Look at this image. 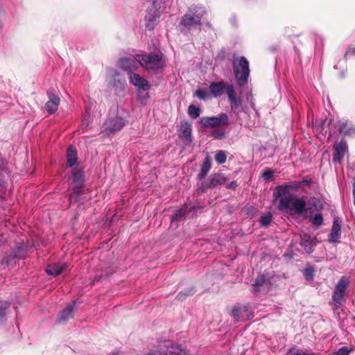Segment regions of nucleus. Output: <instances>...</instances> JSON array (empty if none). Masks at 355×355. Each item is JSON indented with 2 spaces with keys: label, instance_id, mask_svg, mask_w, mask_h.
Here are the masks:
<instances>
[{
  "label": "nucleus",
  "instance_id": "10",
  "mask_svg": "<svg viewBox=\"0 0 355 355\" xmlns=\"http://www.w3.org/2000/svg\"><path fill=\"white\" fill-rule=\"evenodd\" d=\"M347 150V145L345 141L341 140L339 142H336L333 148V161L340 163Z\"/></svg>",
  "mask_w": 355,
  "mask_h": 355
},
{
  "label": "nucleus",
  "instance_id": "23",
  "mask_svg": "<svg viewBox=\"0 0 355 355\" xmlns=\"http://www.w3.org/2000/svg\"><path fill=\"white\" fill-rule=\"evenodd\" d=\"M77 162V151L73 146H69L67 152V164L69 167H73Z\"/></svg>",
  "mask_w": 355,
  "mask_h": 355
},
{
  "label": "nucleus",
  "instance_id": "47",
  "mask_svg": "<svg viewBox=\"0 0 355 355\" xmlns=\"http://www.w3.org/2000/svg\"><path fill=\"white\" fill-rule=\"evenodd\" d=\"M234 182H232L230 183L229 185H228V188H233L234 187Z\"/></svg>",
  "mask_w": 355,
  "mask_h": 355
},
{
  "label": "nucleus",
  "instance_id": "22",
  "mask_svg": "<svg viewBox=\"0 0 355 355\" xmlns=\"http://www.w3.org/2000/svg\"><path fill=\"white\" fill-rule=\"evenodd\" d=\"M340 237V225L338 220H334L331 228V232L329 234V241L331 243H336Z\"/></svg>",
  "mask_w": 355,
  "mask_h": 355
},
{
  "label": "nucleus",
  "instance_id": "31",
  "mask_svg": "<svg viewBox=\"0 0 355 355\" xmlns=\"http://www.w3.org/2000/svg\"><path fill=\"white\" fill-rule=\"evenodd\" d=\"M227 155L226 153L223 150H219L215 155V160L218 164H223L226 162Z\"/></svg>",
  "mask_w": 355,
  "mask_h": 355
},
{
  "label": "nucleus",
  "instance_id": "24",
  "mask_svg": "<svg viewBox=\"0 0 355 355\" xmlns=\"http://www.w3.org/2000/svg\"><path fill=\"white\" fill-rule=\"evenodd\" d=\"M211 168V161L209 157H206L205 161L202 164L200 169V172L198 174V178L202 180L205 178Z\"/></svg>",
  "mask_w": 355,
  "mask_h": 355
},
{
  "label": "nucleus",
  "instance_id": "36",
  "mask_svg": "<svg viewBox=\"0 0 355 355\" xmlns=\"http://www.w3.org/2000/svg\"><path fill=\"white\" fill-rule=\"evenodd\" d=\"M196 95L200 99L206 100V99L209 98V93L207 91L204 90V89H198L196 92Z\"/></svg>",
  "mask_w": 355,
  "mask_h": 355
},
{
  "label": "nucleus",
  "instance_id": "43",
  "mask_svg": "<svg viewBox=\"0 0 355 355\" xmlns=\"http://www.w3.org/2000/svg\"><path fill=\"white\" fill-rule=\"evenodd\" d=\"M349 53H355V48L349 47L346 52V55H347Z\"/></svg>",
  "mask_w": 355,
  "mask_h": 355
},
{
  "label": "nucleus",
  "instance_id": "12",
  "mask_svg": "<svg viewBox=\"0 0 355 355\" xmlns=\"http://www.w3.org/2000/svg\"><path fill=\"white\" fill-rule=\"evenodd\" d=\"M130 80L132 85L139 89H143L144 91H146L150 89V85L148 82L137 73L130 72Z\"/></svg>",
  "mask_w": 355,
  "mask_h": 355
},
{
  "label": "nucleus",
  "instance_id": "6",
  "mask_svg": "<svg viewBox=\"0 0 355 355\" xmlns=\"http://www.w3.org/2000/svg\"><path fill=\"white\" fill-rule=\"evenodd\" d=\"M73 182L71 183V188L73 193L69 197L70 205L78 200V194L80 193L84 183V175L82 171L77 168L72 169Z\"/></svg>",
  "mask_w": 355,
  "mask_h": 355
},
{
  "label": "nucleus",
  "instance_id": "20",
  "mask_svg": "<svg viewBox=\"0 0 355 355\" xmlns=\"http://www.w3.org/2000/svg\"><path fill=\"white\" fill-rule=\"evenodd\" d=\"M300 245L304 248L306 252L311 253L313 252L316 243L314 240L310 239L309 236L304 235L301 238Z\"/></svg>",
  "mask_w": 355,
  "mask_h": 355
},
{
  "label": "nucleus",
  "instance_id": "38",
  "mask_svg": "<svg viewBox=\"0 0 355 355\" xmlns=\"http://www.w3.org/2000/svg\"><path fill=\"white\" fill-rule=\"evenodd\" d=\"M314 275V271L313 268H309L304 270V276L306 280H311Z\"/></svg>",
  "mask_w": 355,
  "mask_h": 355
},
{
  "label": "nucleus",
  "instance_id": "46",
  "mask_svg": "<svg viewBox=\"0 0 355 355\" xmlns=\"http://www.w3.org/2000/svg\"><path fill=\"white\" fill-rule=\"evenodd\" d=\"M311 182V180H304L302 181V183L304 184H309V183Z\"/></svg>",
  "mask_w": 355,
  "mask_h": 355
},
{
  "label": "nucleus",
  "instance_id": "14",
  "mask_svg": "<svg viewBox=\"0 0 355 355\" xmlns=\"http://www.w3.org/2000/svg\"><path fill=\"white\" fill-rule=\"evenodd\" d=\"M48 96L49 100L46 103L45 108L49 113H55L60 105V99L58 96H55L50 92H48Z\"/></svg>",
  "mask_w": 355,
  "mask_h": 355
},
{
  "label": "nucleus",
  "instance_id": "44",
  "mask_svg": "<svg viewBox=\"0 0 355 355\" xmlns=\"http://www.w3.org/2000/svg\"><path fill=\"white\" fill-rule=\"evenodd\" d=\"M248 100L250 101V103L252 106H254V103H253V98L252 96L250 97H248Z\"/></svg>",
  "mask_w": 355,
  "mask_h": 355
},
{
  "label": "nucleus",
  "instance_id": "40",
  "mask_svg": "<svg viewBox=\"0 0 355 355\" xmlns=\"http://www.w3.org/2000/svg\"><path fill=\"white\" fill-rule=\"evenodd\" d=\"M273 174L274 173L270 169H267L263 173L262 177L264 180H269L273 177Z\"/></svg>",
  "mask_w": 355,
  "mask_h": 355
},
{
  "label": "nucleus",
  "instance_id": "27",
  "mask_svg": "<svg viewBox=\"0 0 355 355\" xmlns=\"http://www.w3.org/2000/svg\"><path fill=\"white\" fill-rule=\"evenodd\" d=\"M148 355H155L153 354H149ZM164 355H187V352L182 349L179 345L172 346L171 350H169Z\"/></svg>",
  "mask_w": 355,
  "mask_h": 355
},
{
  "label": "nucleus",
  "instance_id": "48",
  "mask_svg": "<svg viewBox=\"0 0 355 355\" xmlns=\"http://www.w3.org/2000/svg\"><path fill=\"white\" fill-rule=\"evenodd\" d=\"M353 193H355V180H354L353 183Z\"/></svg>",
  "mask_w": 355,
  "mask_h": 355
},
{
  "label": "nucleus",
  "instance_id": "13",
  "mask_svg": "<svg viewBox=\"0 0 355 355\" xmlns=\"http://www.w3.org/2000/svg\"><path fill=\"white\" fill-rule=\"evenodd\" d=\"M179 137L187 144H191L192 141L191 136V126L186 121L181 122Z\"/></svg>",
  "mask_w": 355,
  "mask_h": 355
},
{
  "label": "nucleus",
  "instance_id": "37",
  "mask_svg": "<svg viewBox=\"0 0 355 355\" xmlns=\"http://www.w3.org/2000/svg\"><path fill=\"white\" fill-rule=\"evenodd\" d=\"M211 135L214 139H220L225 137V133L223 130H215L211 132Z\"/></svg>",
  "mask_w": 355,
  "mask_h": 355
},
{
  "label": "nucleus",
  "instance_id": "8",
  "mask_svg": "<svg viewBox=\"0 0 355 355\" xmlns=\"http://www.w3.org/2000/svg\"><path fill=\"white\" fill-rule=\"evenodd\" d=\"M125 120L121 116L108 119L103 124V132L109 134L120 131L125 125Z\"/></svg>",
  "mask_w": 355,
  "mask_h": 355
},
{
  "label": "nucleus",
  "instance_id": "32",
  "mask_svg": "<svg viewBox=\"0 0 355 355\" xmlns=\"http://www.w3.org/2000/svg\"><path fill=\"white\" fill-rule=\"evenodd\" d=\"M310 221L314 225H320L323 222L322 215L317 214L313 217L310 218Z\"/></svg>",
  "mask_w": 355,
  "mask_h": 355
},
{
  "label": "nucleus",
  "instance_id": "21",
  "mask_svg": "<svg viewBox=\"0 0 355 355\" xmlns=\"http://www.w3.org/2000/svg\"><path fill=\"white\" fill-rule=\"evenodd\" d=\"M225 88V84L223 82L213 83L209 86L210 92L214 97L222 95Z\"/></svg>",
  "mask_w": 355,
  "mask_h": 355
},
{
  "label": "nucleus",
  "instance_id": "25",
  "mask_svg": "<svg viewBox=\"0 0 355 355\" xmlns=\"http://www.w3.org/2000/svg\"><path fill=\"white\" fill-rule=\"evenodd\" d=\"M10 304L8 302H0V322L10 312Z\"/></svg>",
  "mask_w": 355,
  "mask_h": 355
},
{
  "label": "nucleus",
  "instance_id": "11",
  "mask_svg": "<svg viewBox=\"0 0 355 355\" xmlns=\"http://www.w3.org/2000/svg\"><path fill=\"white\" fill-rule=\"evenodd\" d=\"M336 128L339 132L344 136L352 137L355 135V126L351 121L340 120L336 123Z\"/></svg>",
  "mask_w": 355,
  "mask_h": 355
},
{
  "label": "nucleus",
  "instance_id": "35",
  "mask_svg": "<svg viewBox=\"0 0 355 355\" xmlns=\"http://www.w3.org/2000/svg\"><path fill=\"white\" fill-rule=\"evenodd\" d=\"M272 220V216L270 213H268L261 216L260 222L262 226H268Z\"/></svg>",
  "mask_w": 355,
  "mask_h": 355
},
{
  "label": "nucleus",
  "instance_id": "28",
  "mask_svg": "<svg viewBox=\"0 0 355 355\" xmlns=\"http://www.w3.org/2000/svg\"><path fill=\"white\" fill-rule=\"evenodd\" d=\"M266 283V279L264 276L260 275L259 276L254 283L252 284L253 291H260L261 287Z\"/></svg>",
  "mask_w": 355,
  "mask_h": 355
},
{
  "label": "nucleus",
  "instance_id": "4",
  "mask_svg": "<svg viewBox=\"0 0 355 355\" xmlns=\"http://www.w3.org/2000/svg\"><path fill=\"white\" fill-rule=\"evenodd\" d=\"M206 10L198 6H191L182 17L180 24L187 29H191L196 26H200Z\"/></svg>",
  "mask_w": 355,
  "mask_h": 355
},
{
  "label": "nucleus",
  "instance_id": "45",
  "mask_svg": "<svg viewBox=\"0 0 355 355\" xmlns=\"http://www.w3.org/2000/svg\"><path fill=\"white\" fill-rule=\"evenodd\" d=\"M314 206L317 208V209H321L322 207V205L318 202V204H315Z\"/></svg>",
  "mask_w": 355,
  "mask_h": 355
},
{
  "label": "nucleus",
  "instance_id": "39",
  "mask_svg": "<svg viewBox=\"0 0 355 355\" xmlns=\"http://www.w3.org/2000/svg\"><path fill=\"white\" fill-rule=\"evenodd\" d=\"M352 352V349H349L348 347H342L340 348L334 354L335 355H349V354Z\"/></svg>",
  "mask_w": 355,
  "mask_h": 355
},
{
  "label": "nucleus",
  "instance_id": "19",
  "mask_svg": "<svg viewBox=\"0 0 355 355\" xmlns=\"http://www.w3.org/2000/svg\"><path fill=\"white\" fill-rule=\"evenodd\" d=\"M209 184L207 188H214L218 185L223 184L225 182V177L221 174H214L209 178Z\"/></svg>",
  "mask_w": 355,
  "mask_h": 355
},
{
  "label": "nucleus",
  "instance_id": "30",
  "mask_svg": "<svg viewBox=\"0 0 355 355\" xmlns=\"http://www.w3.org/2000/svg\"><path fill=\"white\" fill-rule=\"evenodd\" d=\"M188 113L192 119H196L200 115V110L194 105H191L189 106Z\"/></svg>",
  "mask_w": 355,
  "mask_h": 355
},
{
  "label": "nucleus",
  "instance_id": "34",
  "mask_svg": "<svg viewBox=\"0 0 355 355\" xmlns=\"http://www.w3.org/2000/svg\"><path fill=\"white\" fill-rule=\"evenodd\" d=\"M225 91L229 101L236 98V93L232 85H228L225 88Z\"/></svg>",
  "mask_w": 355,
  "mask_h": 355
},
{
  "label": "nucleus",
  "instance_id": "9",
  "mask_svg": "<svg viewBox=\"0 0 355 355\" xmlns=\"http://www.w3.org/2000/svg\"><path fill=\"white\" fill-rule=\"evenodd\" d=\"M229 122L228 116L226 114H220L218 116L202 117L200 123L205 128H214L220 125H227Z\"/></svg>",
  "mask_w": 355,
  "mask_h": 355
},
{
  "label": "nucleus",
  "instance_id": "2",
  "mask_svg": "<svg viewBox=\"0 0 355 355\" xmlns=\"http://www.w3.org/2000/svg\"><path fill=\"white\" fill-rule=\"evenodd\" d=\"M163 9L162 0H150L145 16L146 27L149 31L155 28L157 24Z\"/></svg>",
  "mask_w": 355,
  "mask_h": 355
},
{
  "label": "nucleus",
  "instance_id": "42",
  "mask_svg": "<svg viewBox=\"0 0 355 355\" xmlns=\"http://www.w3.org/2000/svg\"><path fill=\"white\" fill-rule=\"evenodd\" d=\"M191 292H190L189 293H187V294H184V293H180L178 294V295L177 296V297L180 300H182L184 298V296H186V295H191Z\"/></svg>",
  "mask_w": 355,
  "mask_h": 355
},
{
  "label": "nucleus",
  "instance_id": "16",
  "mask_svg": "<svg viewBox=\"0 0 355 355\" xmlns=\"http://www.w3.org/2000/svg\"><path fill=\"white\" fill-rule=\"evenodd\" d=\"M73 305L71 304L63 309L59 314L58 322L61 324H65L69 319L72 318Z\"/></svg>",
  "mask_w": 355,
  "mask_h": 355
},
{
  "label": "nucleus",
  "instance_id": "1",
  "mask_svg": "<svg viewBox=\"0 0 355 355\" xmlns=\"http://www.w3.org/2000/svg\"><path fill=\"white\" fill-rule=\"evenodd\" d=\"M290 189L288 185L275 188L273 196L276 199H279V209L285 212L302 214L305 211L306 201L291 193Z\"/></svg>",
  "mask_w": 355,
  "mask_h": 355
},
{
  "label": "nucleus",
  "instance_id": "41",
  "mask_svg": "<svg viewBox=\"0 0 355 355\" xmlns=\"http://www.w3.org/2000/svg\"><path fill=\"white\" fill-rule=\"evenodd\" d=\"M290 355H309L302 351H300L298 349H293L291 350L289 352Z\"/></svg>",
  "mask_w": 355,
  "mask_h": 355
},
{
  "label": "nucleus",
  "instance_id": "7",
  "mask_svg": "<svg viewBox=\"0 0 355 355\" xmlns=\"http://www.w3.org/2000/svg\"><path fill=\"white\" fill-rule=\"evenodd\" d=\"M347 285L348 281L345 278L340 279L336 284L332 295V299L336 305H341L345 302Z\"/></svg>",
  "mask_w": 355,
  "mask_h": 355
},
{
  "label": "nucleus",
  "instance_id": "26",
  "mask_svg": "<svg viewBox=\"0 0 355 355\" xmlns=\"http://www.w3.org/2000/svg\"><path fill=\"white\" fill-rule=\"evenodd\" d=\"M229 101L232 110L245 111L244 107L242 106V101L240 98L236 97Z\"/></svg>",
  "mask_w": 355,
  "mask_h": 355
},
{
  "label": "nucleus",
  "instance_id": "3",
  "mask_svg": "<svg viewBox=\"0 0 355 355\" xmlns=\"http://www.w3.org/2000/svg\"><path fill=\"white\" fill-rule=\"evenodd\" d=\"M137 61L147 69H159L165 66L166 60L159 51L148 55H137Z\"/></svg>",
  "mask_w": 355,
  "mask_h": 355
},
{
  "label": "nucleus",
  "instance_id": "5",
  "mask_svg": "<svg viewBox=\"0 0 355 355\" xmlns=\"http://www.w3.org/2000/svg\"><path fill=\"white\" fill-rule=\"evenodd\" d=\"M233 68L238 85L240 87L243 86L247 83L250 74L248 61L242 56L233 61Z\"/></svg>",
  "mask_w": 355,
  "mask_h": 355
},
{
  "label": "nucleus",
  "instance_id": "15",
  "mask_svg": "<svg viewBox=\"0 0 355 355\" xmlns=\"http://www.w3.org/2000/svg\"><path fill=\"white\" fill-rule=\"evenodd\" d=\"M137 62L136 57L134 58H123L119 60V65L124 70L131 71L137 67Z\"/></svg>",
  "mask_w": 355,
  "mask_h": 355
},
{
  "label": "nucleus",
  "instance_id": "18",
  "mask_svg": "<svg viewBox=\"0 0 355 355\" xmlns=\"http://www.w3.org/2000/svg\"><path fill=\"white\" fill-rule=\"evenodd\" d=\"M67 267V263H54L48 266L46 271L49 275L57 276L60 275Z\"/></svg>",
  "mask_w": 355,
  "mask_h": 355
},
{
  "label": "nucleus",
  "instance_id": "29",
  "mask_svg": "<svg viewBox=\"0 0 355 355\" xmlns=\"http://www.w3.org/2000/svg\"><path fill=\"white\" fill-rule=\"evenodd\" d=\"M7 191V182L4 174L0 172V198Z\"/></svg>",
  "mask_w": 355,
  "mask_h": 355
},
{
  "label": "nucleus",
  "instance_id": "49",
  "mask_svg": "<svg viewBox=\"0 0 355 355\" xmlns=\"http://www.w3.org/2000/svg\"><path fill=\"white\" fill-rule=\"evenodd\" d=\"M353 197H354V205H355V193H353Z\"/></svg>",
  "mask_w": 355,
  "mask_h": 355
},
{
  "label": "nucleus",
  "instance_id": "33",
  "mask_svg": "<svg viewBox=\"0 0 355 355\" xmlns=\"http://www.w3.org/2000/svg\"><path fill=\"white\" fill-rule=\"evenodd\" d=\"M186 214V208H181L178 209L174 215L171 217L172 220H178L183 218Z\"/></svg>",
  "mask_w": 355,
  "mask_h": 355
},
{
  "label": "nucleus",
  "instance_id": "17",
  "mask_svg": "<svg viewBox=\"0 0 355 355\" xmlns=\"http://www.w3.org/2000/svg\"><path fill=\"white\" fill-rule=\"evenodd\" d=\"M248 309L245 306H241V307H234L232 309V315L234 317V318L236 320H244V319H250L252 318V314L250 313V315H248L245 316V313L248 312Z\"/></svg>",
  "mask_w": 355,
  "mask_h": 355
}]
</instances>
